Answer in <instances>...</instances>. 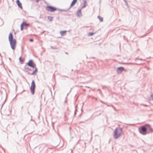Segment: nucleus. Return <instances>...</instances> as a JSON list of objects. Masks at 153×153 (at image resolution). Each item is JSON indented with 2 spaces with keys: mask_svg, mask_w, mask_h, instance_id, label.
<instances>
[{
  "mask_svg": "<svg viewBox=\"0 0 153 153\" xmlns=\"http://www.w3.org/2000/svg\"><path fill=\"white\" fill-rule=\"evenodd\" d=\"M123 133V130L122 128H116L114 131L113 136L115 139L120 137Z\"/></svg>",
  "mask_w": 153,
  "mask_h": 153,
  "instance_id": "nucleus-1",
  "label": "nucleus"
},
{
  "mask_svg": "<svg viewBox=\"0 0 153 153\" xmlns=\"http://www.w3.org/2000/svg\"><path fill=\"white\" fill-rule=\"evenodd\" d=\"M10 44L11 48L14 50L16 45V41L15 39H9Z\"/></svg>",
  "mask_w": 153,
  "mask_h": 153,
  "instance_id": "nucleus-2",
  "label": "nucleus"
},
{
  "mask_svg": "<svg viewBox=\"0 0 153 153\" xmlns=\"http://www.w3.org/2000/svg\"><path fill=\"white\" fill-rule=\"evenodd\" d=\"M35 88V84L34 81L33 80L31 83V86L30 87V90L32 94H34V91Z\"/></svg>",
  "mask_w": 153,
  "mask_h": 153,
  "instance_id": "nucleus-3",
  "label": "nucleus"
},
{
  "mask_svg": "<svg viewBox=\"0 0 153 153\" xmlns=\"http://www.w3.org/2000/svg\"><path fill=\"white\" fill-rule=\"evenodd\" d=\"M46 10L51 12H53L56 10L57 8L51 6H48L46 8Z\"/></svg>",
  "mask_w": 153,
  "mask_h": 153,
  "instance_id": "nucleus-4",
  "label": "nucleus"
},
{
  "mask_svg": "<svg viewBox=\"0 0 153 153\" xmlns=\"http://www.w3.org/2000/svg\"><path fill=\"white\" fill-rule=\"evenodd\" d=\"M27 65L33 68H35L36 67L35 64L33 62L32 60H30L27 63Z\"/></svg>",
  "mask_w": 153,
  "mask_h": 153,
  "instance_id": "nucleus-5",
  "label": "nucleus"
},
{
  "mask_svg": "<svg viewBox=\"0 0 153 153\" xmlns=\"http://www.w3.org/2000/svg\"><path fill=\"white\" fill-rule=\"evenodd\" d=\"M146 129L145 127L142 126L141 128V131H140V133L143 134H146Z\"/></svg>",
  "mask_w": 153,
  "mask_h": 153,
  "instance_id": "nucleus-6",
  "label": "nucleus"
},
{
  "mask_svg": "<svg viewBox=\"0 0 153 153\" xmlns=\"http://www.w3.org/2000/svg\"><path fill=\"white\" fill-rule=\"evenodd\" d=\"M124 69L123 67H118L117 69V72L119 74L121 73L124 70Z\"/></svg>",
  "mask_w": 153,
  "mask_h": 153,
  "instance_id": "nucleus-7",
  "label": "nucleus"
},
{
  "mask_svg": "<svg viewBox=\"0 0 153 153\" xmlns=\"http://www.w3.org/2000/svg\"><path fill=\"white\" fill-rule=\"evenodd\" d=\"M16 2L17 5H18L19 7L21 9H22V4L21 2H20L19 0H16Z\"/></svg>",
  "mask_w": 153,
  "mask_h": 153,
  "instance_id": "nucleus-8",
  "label": "nucleus"
},
{
  "mask_svg": "<svg viewBox=\"0 0 153 153\" xmlns=\"http://www.w3.org/2000/svg\"><path fill=\"white\" fill-rule=\"evenodd\" d=\"M76 14L77 16L79 17H80L82 16V15L81 13V9H80L78 10V11L76 13Z\"/></svg>",
  "mask_w": 153,
  "mask_h": 153,
  "instance_id": "nucleus-9",
  "label": "nucleus"
},
{
  "mask_svg": "<svg viewBox=\"0 0 153 153\" xmlns=\"http://www.w3.org/2000/svg\"><path fill=\"white\" fill-rule=\"evenodd\" d=\"M77 1V0H73L69 8L67 10H69L71 7L73 6L76 3Z\"/></svg>",
  "mask_w": 153,
  "mask_h": 153,
  "instance_id": "nucleus-10",
  "label": "nucleus"
},
{
  "mask_svg": "<svg viewBox=\"0 0 153 153\" xmlns=\"http://www.w3.org/2000/svg\"><path fill=\"white\" fill-rule=\"evenodd\" d=\"M22 25L24 26H29L30 25V24L29 23H26V22H23L22 24Z\"/></svg>",
  "mask_w": 153,
  "mask_h": 153,
  "instance_id": "nucleus-11",
  "label": "nucleus"
},
{
  "mask_svg": "<svg viewBox=\"0 0 153 153\" xmlns=\"http://www.w3.org/2000/svg\"><path fill=\"white\" fill-rule=\"evenodd\" d=\"M38 71V69L37 68H35L34 71L31 74V75H35L37 73Z\"/></svg>",
  "mask_w": 153,
  "mask_h": 153,
  "instance_id": "nucleus-12",
  "label": "nucleus"
},
{
  "mask_svg": "<svg viewBox=\"0 0 153 153\" xmlns=\"http://www.w3.org/2000/svg\"><path fill=\"white\" fill-rule=\"evenodd\" d=\"M67 32V31L66 30H63V31H61L60 32V33L62 36H63L64 35V34L66 33Z\"/></svg>",
  "mask_w": 153,
  "mask_h": 153,
  "instance_id": "nucleus-13",
  "label": "nucleus"
},
{
  "mask_svg": "<svg viewBox=\"0 0 153 153\" xmlns=\"http://www.w3.org/2000/svg\"><path fill=\"white\" fill-rule=\"evenodd\" d=\"M97 18L100 20V22H102L103 21V18L101 17L100 16H97Z\"/></svg>",
  "mask_w": 153,
  "mask_h": 153,
  "instance_id": "nucleus-14",
  "label": "nucleus"
},
{
  "mask_svg": "<svg viewBox=\"0 0 153 153\" xmlns=\"http://www.w3.org/2000/svg\"><path fill=\"white\" fill-rule=\"evenodd\" d=\"M48 19L51 22H52L53 20V17L52 16H48Z\"/></svg>",
  "mask_w": 153,
  "mask_h": 153,
  "instance_id": "nucleus-15",
  "label": "nucleus"
},
{
  "mask_svg": "<svg viewBox=\"0 0 153 153\" xmlns=\"http://www.w3.org/2000/svg\"><path fill=\"white\" fill-rule=\"evenodd\" d=\"M8 38H13V34L11 32L10 33Z\"/></svg>",
  "mask_w": 153,
  "mask_h": 153,
  "instance_id": "nucleus-16",
  "label": "nucleus"
},
{
  "mask_svg": "<svg viewBox=\"0 0 153 153\" xmlns=\"http://www.w3.org/2000/svg\"><path fill=\"white\" fill-rule=\"evenodd\" d=\"M94 34V33L90 32L88 33V35L89 36H93Z\"/></svg>",
  "mask_w": 153,
  "mask_h": 153,
  "instance_id": "nucleus-17",
  "label": "nucleus"
},
{
  "mask_svg": "<svg viewBox=\"0 0 153 153\" xmlns=\"http://www.w3.org/2000/svg\"><path fill=\"white\" fill-rule=\"evenodd\" d=\"M4 24V22L2 20H0V26Z\"/></svg>",
  "mask_w": 153,
  "mask_h": 153,
  "instance_id": "nucleus-18",
  "label": "nucleus"
},
{
  "mask_svg": "<svg viewBox=\"0 0 153 153\" xmlns=\"http://www.w3.org/2000/svg\"><path fill=\"white\" fill-rule=\"evenodd\" d=\"M149 100H153V94L151 95L150 97L149 98Z\"/></svg>",
  "mask_w": 153,
  "mask_h": 153,
  "instance_id": "nucleus-19",
  "label": "nucleus"
},
{
  "mask_svg": "<svg viewBox=\"0 0 153 153\" xmlns=\"http://www.w3.org/2000/svg\"><path fill=\"white\" fill-rule=\"evenodd\" d=\"M20 27H21V30H22L23 29H24V26L22 25V24H21V25H20Z\"/></svg>",
  "mask_w": 153,
  "mask_h": 153,
  "instance_id": "nucleus-20",
  "label": "nucleus"
},
{
  "mask_svg": "<svg viewBox=\"0 0 153 153\" xmlns=\"http://www.w3.org/2000/svg\"><path fill=\"white\" fill-rule=\"evenodd\" d=\"M86 5L83 4V6L82 7V8H85L86 7Z\"/></svg>",
  "mask_w": 153,
  "mask_h": 153,
  "instance_id": "nucleus-21",
  "label": "nucleus"
},
{
  "mask_svg": "<svg viewBox=\"0 0 153 153\" xmlns=\"http://www.w3.org/2000/svg\"><path fill=\"white\" fill-rule=\"evenodd\" d=\"M19 60L20 62L23 61V60L22 59V57H20L19 58Z\"/></svg>",
  "mask_w": 153,
  "mask_h": 153,
  "instance_id": "nucleus-22",
  "label": "nucleus"
},
{
  "mask_svg": "<svg viewBox=\"0 0 153 153\" xmlns=\"http://www.w3.org/2000/svg\"><path fill=\"white\" fill-rule=\"evenodd\" d=\"M59 10L61 11H66L67 10H65L63 9H59Z\"/></svg>",
  "mask_w": 153,
  "mask_h": 153,
  "instance_id": "nucleus-23",
  "label": "nucleus"
},
{
  "mask_svg": "<svg viewBox=\"0 0 153 153\" xmlns=\"http://www.w3.org/2000/svg\"><path fill=\"white\" fill-rule=\"evenodd\" d=\"M125 5L128 6V2H127V1H126V2H125Z\"/></svg>",
  "mask_w": 153,
  "mask_h": 153,
  "instance_id": "nucleus-24",
  "label": "nucleus"
},
{
  "mask_svg": "<svg viewBox=\"0 0 153 153\" xmlns=\"http://www.w3.org/2000/svg\"><path fill=\"white\" fill-rule=\"evenodd\" d=\"M84 4L86 5V1L85 0H84Z\"/></svg>",
  "mask_w": 153,
  "mask_h": 153,
  "instance_id": "nucleus-25",
  "label": "nucleus"
},
{
  "mask_svg": "<svg viewBox=\"0 0 153 153\" xmlns=\"http://www.w3.org/2000/svg\"><path fill=\"white\" fill-rule=\"evenodd\" d=\"M30 41V42H33V40L32 39H30V40H29Z\"/></svg>",
  "mask_w": 153,
  "mask_h": 153,
  "instance_id": "nucleus-26",
  "label": "nucleus"
},
{
  "mask_svg": "<svg viewBox=\"0 0 153 153\" xmlns=\"http://www.w3.org/2000/svg\"><path fill=\"white\" fill-rule=\"evenodd\" d=\"M145 126H149V127H150L149 126V125H145Z\"/></svg>",
  "mask_w": 153,
  "mask_h": 153,
  "instance_id": "nucleus-27",
  "label": "nucleus"
},
{
  "mask_svg": "<svg viewBox=\"0 0 153 153\" xmlns=\"http://www.w3.org/2000/svg\"><path fill=\"white\" fill-rule=\"evenodd\" d=\"M144 37V36H141L140 37L142 38V37Z\"/></svg>",
  "mask_w": 153,
  "mask_h": 153,
  "instance_id": "nucleus-28",
  "label": "nucleus"
},
{
  "mask_svg": "<svg viewBox=\"0 0 153 153\" xmlns=\"http://www.w3.org/2000/svg\"><path fill=\"white\" fill-rule=\"evenodd\" d=\"M123 0L125 2H126V0Z\"/></svg>",
  "mask_w": 153,
  "mask_h": 153,
  "instance_id": "nucleus-29",
  "label": "nucleus"
},
{
  "mask_svg": "<svg viewBox=\"0 0 153 153\" xmlns=\"http://www.w3.org/2000/svg\"><path fill=\"white\" fill-rule=\"evenodd\" d=\"M145 105V106H147V105Z\"/></svg>",
  "mask_w": 153,
  "mask_h": 153,
  "instance_id": "nucleus-30",
  "label": "nucleus"
},
{
  "mask_svg": "<svg viewBox=\"0 0 153 153\" xmlns=\"http://www.w3.org/2000/svg\"><path fill=\"white\" fill-rule=\"evenodd\" d=\"M125 36H124V38H125Z\"/></svg>",
  "mask_w": 153,
  "mask_h": 153,
  "instance_id": "nucleus-31",
  "label": "nucleus"
}]
</instances>
